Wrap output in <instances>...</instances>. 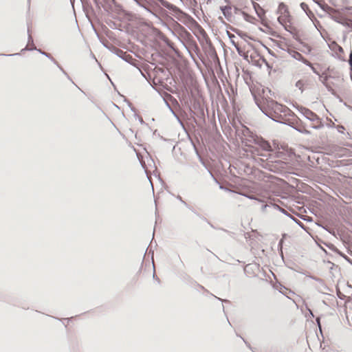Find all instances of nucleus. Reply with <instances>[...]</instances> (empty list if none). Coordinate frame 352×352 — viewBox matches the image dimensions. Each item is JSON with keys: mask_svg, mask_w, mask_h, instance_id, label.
I'll return each mask as SVG.
<instances>
[{"mask_svg": "<svg viewBox=\"0 0 352 352\" xmlns=\"http://www.w3.org/2000/svg\"><path fill=\"white\" fill-rule=\"evenodd\" d=\"M278 47L280 49H281L282 50H284V51H286L293 58H294L296 60H300V58H299L297 56V54H300L299 52H297L294 50H285L284 48H283L280 45H278Z\"/></svg>", "mask_w": 352, "mask_h": 352, "instance_id": "nucleus-19", "label": "nucleus"}, {"mask_svg": "<svg viewBox=\"0 0 352 352\" xmlns=\"http://www.w3.org/2000/svg\"><path fill=\"white\" fill-rule=\"evenodd\" d=\"M178 198H179V200H180L183 204H184L186 206H188L187 203L186 201H184V200H182V199L180 196H179Z\"/></svg>", "mask_w": 352, "mask_h": 352, "instance_id": "nucleus-55", "label": "nucleus"}, {"mask_svg": "<svg viewBox=\"0 0 352 352\" xmlns=\"http://www.w3.org/2000/svg\"><path fill=\"white\" fill-rule=\"evenodd\" d=\"M342 258H344L348 263H349L352 265V260L349 257H348L346 255L342 256Z\"/></svg>", "mask_w": 352, "mask_h": 352, "instance_id": "nucleus-45", "label": "nucleus"}, {"mask_svg": "<svg viewBox=\"0 0 352 352\" xmlns=\"http://www.w3.org/2000/svg\"><path fill=\"white\" fill-rule=\"evenodd\" d=\"M238 54L241 56L242 55H243V53L244 52L241 50V48L239 47V45H237L236 46L234 47Z\"/></svg>", "mask_w": 352, "mask_h": 352, "instance_id": "nucleus-37", "label": "nucleus"}, {"mask_svg": "<svg viewBox=\"0 0 352 352\" xmlns=\"http://www.w3.org/2000/svg\"><path fill=\"white\" fill-rule=\"evenodd\" d=\"M253 7L258 18L263 19L265 17V10L256 3H253Z\"/></svg>", "mask_w": 352, "mask_h": 352, "instance_id": "nucleus-17", "label": "nucleus"}, {"mask_svg": "<svg viewBox=\"0 0 352 352\" xmlns=\"http://www.w3.org/2000/svg\"><path fill=\"white\" fill-rule=\"evenodd\" d=\"M297 109L305 118L311 122H315L316 120H319V116L316 113L306 107H299Z\"/></svg>", "mask_w": 352, "mask_h": 352, "instance_id": "nucleus-4", "label": "nucleus"}, {"mask_svg": "<svg viewBox=\"0 0 352 352\" xmlns=\"http://www.w3.org/2000/svg\"><path fill=\"white\" fill-rule=\"evenodd\" d=\"M66 76L67 78L72 80V79L70 78L69 76L67 74V73L64 70V69L63 68L61 70H60Z\"/></svg>", "mask_w": 352, "mask_h": 352, "instance_id": "nucleus-53", "label": "nucleus"}, {"mask_svg": "<svg viewBox=\"0 0 352 352\" xmlns=\"http://www.w3.org/2000/svg\"><path fill=\"white\" fill-rule=\"evenodd\" d=\"M190 210H191L194 214H195V211L193 210V208H192L191 207H190L188 205V206H186Z\"/></svg>", "mask_w": 352, "mask_h": 352, "instance_id": "nucleus-61", "label": "nucleus"}, {"mask_svg": "<svg viewBox=\"0 0 352 352\" xmlns=\"http://www.w3.org/2000/svg\"><path fill=\"white\" fill-rule=\"evenodd\" d=\"M19 55V53H14V54H0V56H18Z\"/></svg>", "mask_w": 352, "mask_h": 352, "instance_id": "nucleus-42", "label": "nucleus"}, {"mask_svg": "<svg viewBox=\"0 0 352 352\" xmlns=\"http://www.w3.org/2000/svg\"><path fill=\"white\" fill-rule=\"evenodd\" d=\"M316 322L317 326L318 327L320 331H322V327H321L320 317V316L316 318Z\"/></svg>", "mask_w": 352, "mask_h": 352, "instance_id": "nucleus-39", "label": "nucleus"}, {"mask_svg": "<svg viewBox=\"0 0 352 352\" xmlns=\"http://www.w3.org/2000/svg\"><path fill=\"white\" fill-rule=\"evenodd\" d=\"M331 19L335 21L336 22L338 23H340V24H342V25H345L344 23V22L341 20H340L338 17L336 16H332Z\"/></svg>", "mask_w": 352, "mask_h": 352, "instance_id": "nucleus-40", "label": "nucleus"}, {"mask_svg": "<svg viewBox=\"0 0 352 352\" xmlns=\"http://www.w3.org/2000/svg\"><path fill=\"white\" fill-rule=\"evenodd\" d=\"M329 47L331 50H337L340 53L344 52L343 48L340 45H339L336 41L333 42L331 43V46H329Z\"/></svg>", "mask_w": 352, "mask_h": 352, "instance_id": "nucleus-21", "label": "nucleus"}, {"mask_svg": "<svg viewBox=\"0 0 352 352\" xmlns=\"http://www.w3.org/2000/svg\"><path fill=\"white\" fill-rule=\"evenodd\" d=\"M188 16L193 21L195 22V23H197L190 16L188 15ZM199 27V30H200V34H201L202 37H203V39H204L206 45H208V53L210 54V55L211 56H215L217 57V52H216V50H215V48L213 46L210 38L208 37L207 33L206 32V31L202 28H201L198 24H197Z\"/></svg>", "mask_w": 352, "mask_h": 352, "instance_id": "nucleus-3", "label": "nucleus"}, {"mask_svg": "<svg viewBox=\"0 0 352 352\" xmlns=\"http://www.w3.org/2000/svg\"><path fill=\"white\" fill-rule=\"evenodd\" d=\"M160 38L166 45L167 47L173 50H175L174 43L165 34L161 33L160 35Z\"/></svg>", "mask_w": 352, "mask_h": 352, "instance_id": "nucleus-18", "label": "nucleus"}, {"mask_svg": "<svg viewBox=\"0 0 352 352\" xmlns=\"http://www.w3.org/2000/svg\"><path fill=\"white\" fill-rule=\"evenodd\" d=\"M194 113L202 121H204V111L203 107L199 102H196L193 105Z\"/></svg>", "mask_w": 352, "mask_h": 352, "instance_id": "nucleus-9", "label": "nucleus"}, {"mask_svg": "<svg viewBox=\"0 0 352 352\" xmlns=\"http://www.w3.org/2000/svg\"><path fill=\"white\" fill-rule=\"evenodd\" d=\"M240 338H241L243 340V341L245 343V344L247 345V346H248V348H250V349H252V347H251V346H250V343H248V342H246V341L245 340V339H244L243 337H241V336H240Z\"/></svg>", "mask_w": 352, "mask_h": 352, "instance_id": "nucleus-50", "label": "nucleus"}, {"mask_svg": "<svg viewBox=\"0 0 352 352\" xmlns=\"http://www.w3.org/2000/svg\"><path fill=\"white\" fill-rule=\"evenodd\" d=\"M290 19H291V18H285V17L284 16V14H280V15L278 17L277 20H278V23H279L281 25H283V27L284 28V29H285L286 31L289 32L291 34H294V32H293L292 31H291V30H287V25L286 24L287 21H289V22Z\"/></svg>", "mask_w": 352, "mask_h": 352, "instance_id": "nucleus-16", "label": "nucleus"}, {"mask_svg": "<svg viewBox=\"0 0 352 352\" xmlns=\"http://www.w3.org/2000/svg\"><path fill=\"white\" fill-rule=\"evenodd\" d=\"M241 14L243 15L244 20L249 23H253L254 20L256 19L253 16H251L244 11H241Z\"/></svg>", "mask_w": 352, "mask_h": 352, "instance_id": "nucleus-20", "label": "nucleus"}, {"mask_svg": "<svg viewBox=\"0 0 352 352\" xmlns=\"http://www.w3.org/2000/svg\"><path fill=\"white\" fill-rule=\"evenodd\" d=\"M111 51L113 54H116L119 58H120L126 62H129L128 58H131V56L127 54L126 52L122 51V50L116 47L112 46Z\"/></svg>", "mask_w": 352, "mask_h": 352, "instance_id": "nucleus-8", "label": "nucleus"}, {"mask_svg": "<svg viewBox=\"0 0 352 352\" xmlns=\"http://www.w3.org/2000/svg\"><path fill=\"white\" fill-rule=\"evenodd\" d=\"M24 50H28V51H33V50H36L37 52H38L40 54H41L42 55H44L45 56H46L47 58H48L51 61H52L53 63H56V60L52 56V55L49 53H47V52H45L43 51H42L40 49H37L36 47H28V46H26L23 50H22L21 51H24Z\"/></svg>", "mask_w": 352, "mask_h": 352, "instance_id": "nucleus-13", "label": "nucleus"}, {"mask_svg": "<svg viewBox=\"0 0 352 352\" xmlns=\"http://www.w3.org/2000/svg\"><path fill=\"white\" fill-rule=\"evenodd\" d=\"M349 64L350 66V72H352V51H351L349 57Z\"/></svg>", "mask_w": 352, "mask_h": 352, "instance_id": "nucleus-38", "label": "nucleus"}, {"mask_svg": "<svg viewBox=\"0 0 352 352\" xmlns=\"http://www.w3.org/2000/svg\"><path fill=\"white\" fill-rule=\"evenodd\" d=\"M336 96L337 98H338L339 101L340 102H342V99L338 95H336Z\"/></svg>", "mask_w": 352, "mask_h": 352, "instance_id": "nucleus-62", "label": "nucleus"}, {"mask_svg": "<svg viewBox=\"0 0 352 352\" xmlns=\"http://www.w3.org/2000/svg\"><path fill=\"white\" fill-rule=\"evenodd\" d=\"M308 311H309L310 316L314 318V315L312 311L310 309H308Z\"/></svg>", "mask_w": 352, "mask_h": 352, "instance_id": "nucleus-60", "label": "nucleus"}, {"mask_svg": "<svg viewBox=\"0 0 352 352\" xmlns=\"http://www.w3.org/2000/svg\"><path fill=\"white\" fill-rule=\"evenodd\" d=\"M316 3H317L323 10H325L326 8H329V7L324 3V4H322L320 3L319 1H318L317 0H313Z\"/></svg>", "mask_w": 352, "mask_h": 352, "instance_id": "nucleus-34", "label": "nucleus"}, {"mask_svg": "<svg viewBox=\"0 0 352 352\" xmlns=\"http://www.w3.org/2000/svg\"><path fill=\"white\" fill-rule=\"evenodd\" d=\"M304 275L307 276V277H309L310 278L316 280L318 283H320V286L318 287V291L325 293V292H329L330 289L329 287L325 284L324 281L318 277L311 276L309 272H302Z\"/></svg>", "mask_w": 352, "mask_h": 352, "instance_id": "nucleus-6", "label": "nucleus"}, {"mask_svg": "<svg viewBox=\"0 0 352 352\" xmlns=\"http://www.w3.org/2000/svg\"><path fill=\"white\" fill-rule=\"evenodd\" d=\"M28 45H31L30 47H35L34 46V40H33V38L32 36H31L30 33V28H29V25L28 26Z\"/></svg>", "mask_w": 352, "mask_h": 352, "instance_id": "nucleus-25", "label": "nucleus"}, {"mask_svg": "<svg viewBox=\"0 0 352 352\" xmlns=\"http://www.w3.org/2000/svg\"><path fill=\"white\" fill-rule=\"evenodd\" d=\"M261 44L266 49V50L267 51L269 54H270L271 56H272L274 57H276V55L274 54V52L272 50H271L270 48H268L266 45H265L262 43H261Z\"/></svg>", "mask_w": 352, "mask_h": 352, "instance_id": "nucleus-36", "label": "nucleus"}, {"mask_svg": "<svg viewBox=\"0 0 352 352\" xmlns=\"http://www.w3.org/2000/svg\"><path fill=\"white\" fill-rule=\"evenodd\" d=\"M231 10L232 7L229 5L220 7V10L221 11L223 15L228 21H230V18L232 17Z\"/></svg>", "mask_w": 352, "mask_h": 352, "instance_id": "nucleus-14", "label": "nucleus"}, {"mask_svg": "<svg viewBox=\"0 0 352 352\" xmlns=\"http://www.w3.org/2000/svg\"><path fill=\"white\" fill-rule=\"evenodd\" d=\"M290 219H292L299 227H300L301 228H302L303 230H305V229H306L305 226L300 220H298L293 217H290Z\"/></svg>", "mask_w": 352, "mask_h": 352, "instance_id": "nucleus-26", "label": "nucleus"}, {"mask_svg": "<svg viewBox=\"0 0 352 352\" xmlns=\"http://www.w3.org/2000/svg\"><path fill=\"white\" fill-rule=\"evenodd\" d=\"M72 319H73V317H71V318H64V320H67V321H70V320H72Z\"/></svg>", "mask_w": 352, "mask_h": 352, "instance_id": "nucleus-63", "label": "nucleus"}, {"mask_svg": "<svg viewBox=\"0 0 352 352\" xmlns=\"http://www.w3.org/2000/svg\"><path fill=\"white\" fill-rule=\"evenodd\" d=\"M229 29L234 32L236 34H237L239 37H241V38H243V40H245L246 41V38H249V39H251V40H254L253 37L251 36H249L248 34V33L245 32H243L241 31V30L238 29V28H234L232 26H230L229 25Z\"/></svg>", "mask_w": 352, "mask_h": 352, "instance_id": "nucleus-11", "label": "nucleus"}, {"mask_svg": "<svg viewBox=\"0 0 352 352\" xmlns=\"http://www.w3.org/2000/svg\"><path fill=\"white\" fill-rule=\"evenodd\" d=\"M287 30H289L294 32V34H292V35H293V38L296 41H298L301 44H303L302 41L300 39L299 36L296 34V29L295 28L292 27L290 25H287Z\"/></svg>", "mask_w": 352, "mask_h": 352, "instance_id": "nucleus-22", "label": "nucleus"}, {"mask_svg": "<svg viewBox=\"0 0 352 352\" xmlns=\"http://www.w3.org/2000/svg\"><path fill=\"white\" fill-rule=\"evenodd\" d=\"M193 146H194V148H195V153H196V154H197V157H199V161H200V162H201L204 165H205V163H204V160H203V159H202V157H201V155L199 154V151H198V150H197V147L195 146V145L194 144H193Z\"/></svg>", "mask_w": 352, "mask_h": 352, "instance_id": "nucleus-33", "label": "nucleus"}, {"mask_svg": "<svg viewBox=\"0 0 352 352\" xmlns=\"http://www.w3.org/2000/svg\"><path fill=\"white\" fill-rule=\"evenodd\" d=\"M139 122L141 124H145L144 121L143 120L142 118H141V117H139Z\"/></svg>", "mask_w": 352, "mask_h": 352, "instance_id": "nucleus-59", "label": "nucleus"}, {"mask_svg": "<svg viewBox=\"0 0 352 352\" xmlns=\"http://www.w3.org/2000/svg\"><path fill=\"white\" fill-rule=\"evenodd\" d=\"M217 299H218L219 301H221V302H230V301L227 299H222V298H218L215 296H214Z\"/></svg>", "mask_w": 352, "mask_h": 352, "instance_id": "nucleus-47", "label": "nucleus"}, {"mask_svg": "<svg viewBox=\"0 0 352 352\" xmlns=\"http://www.w3.org/2000/svg\"><path fill=\"white\" fill-rule=\"evenodd\" d=\"M209 173L210 174V175L212 177V178L214 179V181L218 183V181L217 180V179L214 177V176L213 175L212 173L210 171V170H208Z\"/></svg>", "mask_w": 352, "mask_h": 352, "instance_id": "nucleus-56", "label": "nucleus"}, {"mask_svg": "<svg viewBox=\"0 0 352 352\" xmlns=\"http://www.w3.org/2000/svg\"><path fill=\"white\" fill-rule=\"evenodd\" d=\"M251 266V264L247 265L245 267V270H246L248 267Z\"/></svg>", "mask_w": 352, "mask_h": 352, "instance_id": "nucleus-64", "label": "nucleus"}, {"mask_svg": "<svg viewBox=\"0 0 352 352\" xmlns=\"http://www.w3.org/2000/svg\"><path fill=\"white\" fill-rule=\"evenodd\" d=\"M153 278H154V279H155V280L157 281V283H160V278L157 276V275L155 274V272H153Z\"/></svg>", "mask_w": 352, "mask_h": 352, "instance_id": "nucleus-51", "label": "nucleus"}, {"mask_svg": "<svg viewBox=\"0 0 352 352\" xmlns=\"http://www.w3.org/2000/svg\"><path fill=\"white\" fill-rule=\"evenodd\" d=\"M94 3L96 4V6L100 8V3L99 1V0H93Z\"/></svg>", "mask_w": 352, "mask_h": 352, "instance_id": "nucleus-52", "label": "nucleus"}, {"mask_svg": "<svg viewBox=\"0 0 352 352\" xmlns=\"http://www.w3.org/2000/svg\"><path fill=\"white\" fill-rule=\"evenodd\" d=\"M267 208H272V209L276 210H279L280 212H282L285 216H287L289 218H290V217H292L289 213H288V212L286 210L280 208L278 205L274 204L272 201H270L267 204H263L261 206V210L263 212H265L266 209Z\"/></svg>", "mask_w": 352, "mask_h": 352, "instance_id": "nucleus-7", "label": "nucleus"}, {"mask_svg": "<svg viewBox=\"0 0 352 352\" xmlns=\"http://www.w3.org/2000/svg\"><path fill=\"white\" fill-rule=\"evenodd\" d=\"M241 10L239 9V8L237 7H234V12L235 14H239V13H241Z\"/></svg>", "mask_w": 352, "mask_h": 352, "instance_id": "nucleus-46", "label": "nucleus"}, {"mask_svg": "<svg viewBox=\"0 0 352 352\" xmlns=\"http://www.w3.org/2000/svg\"><path fill=\"white\" fill-rule=\"evenodd\" d=\"M336 253L342 257V256H345V254L344 253H342V252H340L339 250H338V252H336Z\"/></svg>", "mask_w": 352, "mask_h": 352, "instance_id": "nucleus-57", "label": "nucleus"}, {"mask_svg": "<svg viewBox=\"0 0 352 352\" xmlns=\"http://www.w3.org/2000/svg\"><path fill=\"white\" fill-rule=\"evenodd\" d=\"M139 6L143 8L147 12L153 14V15L156 16L151 10L150 6L151 3H148L146 0H133Z\"/></svg>", "mask_w": 352, "mask_h": 352, "instance_id": "nucleus-15", "label": "nucleus"}, {"mask_svg": "<svg viewBox=\"0 0 352 352\" xmlns=\"http://www.w3.org/2000/svg\"><path fill=\"white\" fill-rule=\"evenodd\" d=\"M260 59L265 65V66L267 67V69H272V66L267 62V60L264 58V56H261Z\"/></svg>", "mask_w": 352, "mask_h": 352, "instance_id": "nucleus-31", "label": "nucleus"}, {"mask_svg": "<svg viewBox=\"0 0 352 352\" xmlns=\"http://www.w3.org/2000/svg\"><path fill=\"white\" fill-rule=\"evenodd\" d=\"M327 246L333 252H338V249L332 243H329V245H327Z\"/></svg>", "mask_w": 352, "mask_h": 352, "instance_id": "nucleus-35", "label": "nucleus"}, {"mask_svg": "<svg viewBox=\"0 0 352 352\" xmlns=\"http://www.w3.org/2000/svg\"><path fill=\"white\" fill-rule=\"evenodd\" d=\"M310 68L311 69L314 73H315L316 74L318 75L320 77V73L316 70V69L313 66V65L310 67Z\"/></svg>", "mask_w": 352, "mask_h": 352, "instance_id": "nucleus-43", "label": "nucleus"}, {"mask_svg": "<svg viewBox=\"0 0 352 352\" xmlns=\"http://www.w3.org/2000/svg\"><path fill=\"white\" fill-rule=\"evenodd\" d=\"M276 13L279 14H284L285 18L292 17L289 14L288 7L283 2L279 3Z\"/></svg>", "mask_w": 352, "mask_h": 352, "instance_id": "nucleus-10", "label": "nucleus"}, {"mask_svg": "<svg viewBox=\"0 0 352 352\" xmlns=\"http://www.w3.org/2000/svg\"><path fill=\"white\" fill-rule=\"evenodd\" d=\"M298 132L303 134H310V131L307 130L305 128H304L302 131L298 130Z\"/></svg>", "mask_w": 352, "mask_h": 352, "instance_id": "nucleus-44", "label": "nucleus"}, {"mask_svg": "<svg viewBox=\"0 0 352 352\" xmlns=\"http://www.w3.org/2000/svg\"><path fill=\"white\" fill-rule=\"evenodd\" d=\"M295 86L296 87H298L300 90V92L302 93L304 89H303V86H304V82L302 80H298L296 82V85Z\"/></svg>", "mask_w": 352, "mask_h": 352, "instance_id": "nucleus-29", "label": "nucleus"}, {"mask_svg": "<svg viewBox=\"0 0 352 352\" xmlns=\"http://www.w3.org/2000/svg\"><path fill=\"white\" fill-rule=\"evenodd\" d=\"M315 122H317V124L311 125L310 127L314 129H320L324 126L322 119L319 117V120H316Z\"/></svg>", "mask_w": 352, "mask_h": 352, "instance_id": "nucleus-23", "label": "nucleus"}, {"mask_svg": "<svg viewBox=\"0 0 352 352\" xmlns=\"http://www.w3.org/2000/svg\"><path fill=\"white\" fill-rule=\"evenodd\" d=\"M127 102H128V106L129 107L131 110L132 111L135 112V109L132 106V104L129 101H128Z\"/></svg>", "mask_w": 352, "mask_h": 352, "instance_id": "nucleus-48", "label": "nucleus"}, {"mask_svg": "<svg viewBox=\"0 0 352 352\" xmlns=\"http://www.w3.org/2000/svg\"><path fill=\"white\" fill-rule=\"evenodd\" d=\"M300 6L311 20L317 21L316 16H314V14L309 10V6L306 3H300Z\"/></svg>", "mask_w": 352, "mask_h": 352, "instance_id": "nucleus-12", "label": "nucleus"}, {"mask_svg": "<svg viewBox=\"0 0 352 352\" xmlns=\"http://www.w3.org/2000/svg\"><path fill=\"white\" fill-rule=\"evenodd\" d=\"M112 2L115 4V6L117 9V12L118 14L122 13L124 17L129 21H133L137 19L136 14H133L130 11H127L123 9L122 6L120 4L117 3L114 0H111Z\"/></svg>", "mask_w": 352, "mask_h": 352, "instance_id": "nucleus-5", "label": "nucleus"}, {"mask_svg": "<svg viewBox=\"0 0 352 352\" xmlns=\"http://www.w3.org/2000/svg\"><path fill=\"white\" fill-rule=\"evenodd\" d=\"M244 135L249 136L252 138V141L258 145L263 151H272V146L270 144L264 140L261 137H258L256 135H254L252 132L250 131V130L248 128H246L245 130L243 132Z\"/></svg>", "mask_w": 352, "mask_h": 352, "instance_id": "nucleus-2", "label": "nucleus"}, {"mask_svg": "<svg viewBox=\"0 0 352 352\" xmlns=\"http://www.w3.org/2000/svg\"><path fill=\"white\" fill-rule=\"evenodd\" d=\"M337 295L338 296L339 298L340 299H343V297L344 296L341 292L339 290L338 288H337Z\"/></svg>", "mask_w": 352, "mask_h": 352, "instance_id": "nucleus-41", "label": "nucleus"}, {"mask_svg": "<svg viewBox=\"0 0 352 352\" xmlns=\"http://www.w3.org/2000/svg\"><path fill=\"white\" fill-rule=\"evenodd\" d=\"M54 64H55L60 70L63 69L62 66L56 60V63H54Z\"/></svg>", "mask_w": 352, "mask_h": 352, "instance_id": "nucleus-54", "label": "nucleus"}, {"mask_svg": "<svg viewBox=\"0 0 352 352\" xmlns=\"http://www.w3.org/2000/svg\"><path fill=\"white\" fill-rule=\"evenodd\" d=\"M336 253L342 257V256H345V254L344 253H342V252H340L339 250H338V252H336Z\"/></svg>", "mask_w": 352, "mask_h": 352, "instance_id": "nucleus-58", "label": "nucleus"}, {"mask_svg": "<svg viewBox=\"0 0 352 352\" xmlns=\"http://www.w3.org/2000/svg\"><path fill=\"white\" fill-rule=\"evenodd\" d=\"M241 57H242L244 60H248V53L244 52L243 55H242V56H241Z\"/></svg>", "mask_w": 352, "mask_h": 352, "instance_id": "nucleus-49", "label": "nucleus"}, {"mask_svg": "<svg viewBox=\"0 0 352 352\" xmlns=\"http://www.w3.org/2000/svg\"><path fill=\"white\" fill-rule=\"evenodd\" d=\"M297 56L299 58H300L299 61L302 62L305 65L309 66V67L312 65V64L307 59H306L302 54H297Z\"/></svg>", "mask_w": 352, "mask_h": 352, "instance_id": "nucleus-24", "label": "nucleus"}, {"mask_svg": "<svg viewBox=\"0 0 352 352\" xmlns=\"http://www.w3.org/2000/svg\"><path fill=\"white\" fill-rule=\"evenodd\" d=\"M283 243H284V240H283V239H281L279 241L278 244V251L280 252V256L282 257H283Z\"/></svg>", "mask_w": 352, "mask_h": 352, "instance_id": "nucleus-30", "label": "nucleus"}, {"mask_svg": "<svg viewBox=\"0 0 352 352\" xmlns=\"http://www.w3.org/2000/svg\"><path fill=\"white\" fill-rule=\"evenodd\" d=\"M255 103L262 113L272 120L285 125L290 124V120L287 116L293 114L292 110L287 106L282 104L277 101L268 98L263 103L254 96Z\"/></svg>", "mask_w": 352, "mask_h": 352, "instance_id": "nucleus-1", "label": "nucleus"}, {"mask_svg": "<svg viewBox=\"0 0 352 352\" xmlns=\"http://www.w3.org/2000/svg\"><path fill=\"white\" fill-rule=\"evenodd\" d=\"M227 35L229 37V38L230 39V42H231L232 45L234 47L236 46L238 44L234 41L235 36L234 34H231L230 32H229L228 31H227Z\"/></svg>", "mask_w": 352, "mask_h": 352, "instance_id": "nucleus-28", "label": "nucleus"}, {"mask_svg": "<svg viewBox=\"0 0 352 352\" xmlns=\"http://www.w3.org/2000/svg\"><path fill=\"white\" fill-rule=\"evenodd\" d=\"M289 126L292 127L297 131H298V130L302 131L303 129L305 128L303 126L295 124L294 122H290V124Z\"/></svg>", "mask_w": 352, "mask_h": 352, "instance_id": "nucleus-27", "label": "nucleus"}, {"mask_svg": "<svg viewBox=\"0 0 352 352\" xmlns=\"http://www.w3.org/2000/svg\"><path fill=\"white\" fill-rule=\"evenodd\" d=\"M195 214H196L197 217H199L200 219H202V221H206V222L208 223V225H210L212 228H214V227L213 226V225H212V224L209 221H208V220H207V219H206V217H204L201 216V214H199V213H197V212H195Z\"/></svg>", "mask_w": 352, "mask_h": 352, "instance_id": "nucleus-32", "label": "nucleus"}]
</instances>
